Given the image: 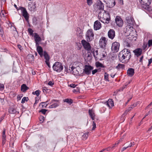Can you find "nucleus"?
I'll return each instance as SVG.
<instances>
[{
	"mask_svg": "<svg viewBox=\"0 0 152 152\" xmlns=\"http://www.w3.org/2000/svg\"><path fill=\"white\" fill-rule=\"evenodd\" d=\"M108 36L109 38L113 39L115 36V33L114 30L113 29H110L108 33Z\"/></svg>",
	"mask_w": 152,
	"mask_h": 152,
	"instance_id": "obj_14",
	"label": "nucleus"
},
{
	"mask_svg": "<svg viewBox=\"0 0 152 152\" xmlns=\"http://www.w3.org/2000/svg\"><path fill=\"white\" fill-rule=\"evenodd\" d=\"M58 105V104L57 103H54L53 104H51L49 106L50 108H55L57 107Z\"/></svg>",
	"mask_w": 152,
	"mask_h": 152,
	"instance_id": "obj_30",
	"label": "nucleus"
},
{
	"mask_svg": "<svg viewBox=\"0 0 152 152\" xmlns=\"http://www.w3.org/2000/svg\"><path fill=\"white\" fill-rule=\"evenodd\" d=\"M22 97V96H20V95H18L17 96V99L18 100H20L21 98Z\"/></svg>",
	"mask_w": 152,
	"mask_h": 152,
	"instance_id": "obj_55",
	"label": "nucleus"
},
{
	"mask_svg": "<svg viewBox=\"0 0 152 152\" xmlns=\"http://www.w3.org/2000/svg\"><path fill=\"white\" fill-rule=\"evenodd\" d=\"M28 100V97H24L22 99L21 102L22 103H24L25 101L27 102Z\"/></svg>",
	"mask_w": 152,
	"mask_h": 152,
	"instance_id": "obj_33",
	"label": "nucleus"
},
{
	"mask_svg": "<svg viewBox=\"0 0 152 152\" xmlns=\"http://www.w3.org/2000/svg\"><path fill=\"white\" fill-rule=\"evenodd\" d=\"M47 111V110L43 109L39 111V112H41L42 114H45Z\"/></svg>",
	"mask_w": 152,
	"mask_h": 152,
	"instance_id": "obj_40",
	"label": "nucleus"
},
{
	"mask_svg": "<svg viewBox=\"0 0 152 152\" xmlns=\"http://www.w3.org/2000/svg\"><path fill=\"white\" fill-rule=\"evenodd\" d=\"M142 9L145 11H150L152 10L151 7L150 6L151 0H139Z\"/></svg>",
	"mask_w": 152,
	"mask_h": 152,
	"instance_id": "obj_3",
	"label": "nucleus"
},
{
	"mask_svg": "<svg viewBox=\"0 0 152 152\" xmlns=\"http://www.w3.org/2000/svg\"><path fill=\"white\" fill-rule=\"evenodd\" d=\"M35 102L34 103V106L36 104L38 103L39 100L38 97H37L35 98Z\"/></svg>",
	"mask_w": 152,
	"mask_h": 152,
	"instance_id": "obj_41",
	"label": "nucleus"
},
{
	"mask_svg": "<svg viewBox=\"0 0 152 152\" xmlns=\"http://www.w3.org/2000/svg\"><path fill=\"white\" fill-rule=\"evenodd\" d=\"M46 88L45 87H43L42 89V91L44 92H45V91L46 92Z\"/></svg>",
	"mask_w": 152,
	"mask_h": 152,
	"instance_id": "obj_61",
	"label": "nucleus"
},
{
	"mask_svg": "<svg viewBox=\"0 0 152 152\" xmlns=\"http://www.w3.org/2000/svg\"><path fill=\"white\" fill-rule=\"evenodd\" d=\"M128 112H129L128 111V110H126L125 111V112L123 114L122 116H125L126 115H127Z\"/></svg>",
	"mask_w": 152,
	"mask_h": 152,
	"instance_id": "obj_51",
	"label": "nucleus"
},
{
	"mask_svg": "<svg viewBox=\"0 0 152 152\" xmlns=\"http://www.w3.org/2000/svg\"><path fill=\"white\" fill-rule=\"evenodd\" d=\"M14 6L18 11L20 10H21L23 16L24 17L26 21H28L29 18V15L26 9L22 7H18L15 4H14Z\"/></svg>",
	"mask_w": 152,
	"mask_h": 152,
	"instance_id": "obj_4",
	"label": "nucleus"
},
{
	"mask_svg": "<svg viewBox=\"0 0 152 152\" xmlns=\"http://www.w3.org/2000/svg\"><path fill=\"white\" fill-rule=\"evenodd\" d=\"M105 149H106V150L107 151H109L110 150L111 148L110 147H109L108 148Z\"/></svg>",
	"mask_w": 152,
	"mask_h": 152,
	"instance_id": "obj_58",
	"label": "nucleus"
},
{
	"mask_svg": "<svg viewBox=\"0 0 152 152\" xmlns=\"http://www.w3.org/2000/svg\"><path fill=\"white\" fill-rule=\"evenodd\" d=\"M49 61H45V62L46 63V64L47 65V66H48V67L49 68H50V62H49Z\"/></svg>",
	"mask_w": 152,
	"mask_h": 152,
	"instance_id": "obj_48",
	"label": "nucleus"
},
{
	"mask_svg": "<svg viewBox=\"0 0 152 152\" xmlns=\"http://www.w3.org/2000/svg\"><path fill=\"white\" fill-rule=\"evenodd\" d=\"M148 45L149 47L152 46V39H150L148 41Z\"/></svg>",
	"mask_w": 152,
	"mask_h": 152,
	"instance_id": "obj_42",
	"label": "nucleus"
},
{
	"mask_svg": "<svg viewBox=\"0 0 152 152\" xmlns=\"http://www.w3.org/2000/svg\"><path fill=\"white\" fill-rule=\"evenodd\" d=\"M97 7L99 9L103 10L104 5L102 2L100 0L97 1Z\"/></svg>",
	"mask_w": 152,
	"mask_h": 152,
	"instance_id": "obj_19",
	"label": "nucleus"
},
{
	"mask_svg": "<svg viewBox=\"0 0 152 152\" xmlns=\"http://www.w3.org/2000/svg\"><path fill=\"white\" fill-rule=\"evenodd\" d=\"M143 58V56H142L140 58V59L139 60V62L142 63V60Z\"/></svg>",
	"mask_w": 152,
	"mask_h": 152,
	"instance_id": "obj_52",
	"label": "nucleus"
},
{
	"mask_svg": "<svg viewBox=\"0 0 152 152\" xmlns=\"http://www.w3.org/2000/svg\"><path fill=\"white\" fill-rule=\"evenodd\" d=\"M64 102H66L70 104H71L73 102L72 100L71 99H66L64 100Z\"/></svg>",
	"mask_w": 152,
	"mask_h": 152,
	"instance_id": "obj_29",
	"label": "nucleus"
},
{
	"mask_svg": "<svg viewBox=\"0 0 152 152\" xmlns=\"http://www.w3.org/2000/svg\"><path fill=\"white\" fill-rule=\"evenodd\" d=\"M28 33L30 35L33 36V31L32 30V29H31L30 28H29L28 29Z\"/></svg>",
	"mask_w": 152,
	"mask_h": 152,
	"instance_id": "obj_37",
	"label": "nucleus"
},
{
	"mask_svg": "<svg viewBox=\"0 0 152 152\" xmlns=\"http://www.w3.org/2000/svg\"><path fill=\"white\" fill-rule=\"evenodd\" d=\"M79 91V90L78 89H74L73 90V92L76 93V92H77Z\"/></svg>",
	"mask_w": 152,
	"mask_h": 152,
	"instance_id": "obj_59",
	"label": "nucleus"
},
{
	"mask_svg": "<svg viewBox=\"0 0 152 152\" xmlns=\"http://www.w3.org/2000/svg\"><path fill=\"white\" fill-rule=\"evenodd\" d=\"M120 47L119 43L117 42H114L112 44L111 50L113 53L118 52Z\"/></svg>",
	"mask_w": 152,
	"mask_h": 152,
	"instance_id": "obj_7",
	"label": "nucleus"
},
{
	"mask_svg": "<svg viewBox=\"0 0 152 152\" xmlns=\"http://www.w3.org/2000/svg\"><path fill=\"white\" fill-rule=\"evenodd\" d=\"M152 58H151L150 59H148V66H149L150 64L152 63Z\"/></svg>",
	"mask_w": 152,
	"mask_h": 152,
	"instance_id": "obj_47",
	"label": "nucleus"
},
{
	"mask_svg": "<svg viewBox=\"0 0 152 152\" xmlns=\"http://www.w3.org/2000/svg\"><path fill=\"white\" fill-rule=\"evenodd\" d=\"M35 42H40L41 41V39L39 37V35L36 33H34V35Z\"/></svg>",
	"mask_w": 152,
	"mask_h": 152,
	"instance_id": "obj_22",
	"label": "nucleus"
},
{
	"mask_svg": "<svg viewBox=\"0 0 152 152\" xmlns=\"http://www.w3.org/2000/svg\"><path fill=\"white\" fill-rule=\"evenodd\" d=\"M133 108V107H129L127 110H128V111L129 112L130 111H131Z\"/></svg>",
	"mask_w": 152,
	"mask_h": 152,
	"instance_id": "obj_56",
	"label": "nucleus"
},
{
	"mask_svg": "<svg viewBox=\"0 0 152 152\" xmlns=\"http://www.w3.org/2000/svg\"><path fill=\"white\" fill-rule=\"evenodd\" d=\"M6 130L4 129L2 132V138H6V136L5 135Z\"/></svg>",
	"mask_w": 152,
	"mask_h": 152,
	"instance_id": "obj_38",
	"label": "nucleus"
},
{
	"mask_svg": "<svg viewBox=\"0 0 152 152\" xmlns=\"http://www.w3.org/2000/svg\"><path fill=\"white\" fill-rule=\"evenodd\" d=\"M134 69L133 68H130L127 71V75L129 76H132L134 75Z\"/></svg>",
	"mask_w": 152,
	"mask_h": 152,
	"instance_id": "obj_20",
	"label": "nucleus"
},
{
	"mask_svg": "<svg viewBox=\"0 0 152 152\" xmlns=\"http://www.w3.org/2000/svg\"><path fill=\"white\" fill-rule=\"evenodd\" d=\"M124 65L123 64H119L116 67V68L119 69L120 68H124Z\"/></svg>",
	"mask_w": 152,
	"mask_h": 152,
	"instance_id": "obj_35",
	"label": "nucleus"
},
{
	"mask_svg": "<svg viewBox=\"0 0 152 152\" xmlns=\"http://www.w3.org/2000/svg\"><path fill=\"white\" fill-rule=\"evenodd\" d=\"M17 47H18V48L20 50H22V46L20 45L19 44L18 45Z\"/></svg>",
	"mask_w": 152,
	"mask_h": 152,
	"instance_id": "obj_53",
	"label": "nucleus"
},
{
	"mask_svg": "<svg viewBox=\"0 0 152 152\" xmlns=\"http://www.w3.org/2000/svg\"><path fill=\"white\" fill-rule=\"evenodd\" d=\"M77 86V85H76L73 84H71L69 85V87L73 88H75Z\"/></svg>",
	"mask_w": 152,
	"mask_h": 152,
	"instance_id": "obj_45",
	"label": "nucleus"
},
{
	"mask_svg": "<svg viewBox=\"0 0 152 152\" xmlns=\"http://www.w3.org/2000/svg\"><path fill=\"white\" fill-rule=\"evenodd\" d=\"M109 75L106 72H105L104 75V79L106 81H109L108 79Z\"/></svg>",
	"mask_w": 152,
	"mask_h": 152,
	"instance_id": "obj_34",
	"label": "nucleus"
},
{
	"mask_svg": "<svg viewBox=\"0 0 152 152\" xmlns=\"http://www.w3.org/2000/svg\"><path fill=\"white\" fill-rule=\"evenodd\" d=\"M54 83L53 82L51 81H50L48 83V85L50 86H53L54 85Z\"/></svg>",
	"mask_w": 152,
	"mask_h": 152,
	"instance_id": "obj_49",
	"label": "nucleus"
},
{
	"mask_svg": "<svg viewBox=\"0 0 152 152\" xmlns=\"http://www.w3.org/2000/svg\"><path fill=\"white\" fill-rule=\"evenodd\" d=\"M93 69V67L90 65H86L85 66L84 72V73L87 75L91 74V71Z\"/></svg>",
	"mask_w": 152,
	"mask_h": 152,
	"instance_id": "obj_8",
	"label": "nucleus"
},
{
	"mask_svg": "<svg viewBox=\"0 0 152 152\" xmlns=\"http://www.w3.org/2000/svg\"><path fill=\"white\" fill-rule=\"evenodd\" d=\"M5 115H4L2 116H1L0 118V123L1 122V121L4 119V117Z\"/></svg>",
	"mask_w": 152,
	"mask_h": 152,
	"instance_id": "obj_54",
	"label": "nucleus"
},
{
	"mask_svg": "<svg viewBox=\"0 0 152 152\" xmlns=\"http://www.w3.org/2000/svg\"><path fill=\"white\" fill-rule=\"evenodd\" d=\"M104 1L110 7H113L115 4V0H104Z\"/></svg>",
	"mask_w": 152,
	"mask_h": 152,
	"instance_id": "obj_13",
	"label": "nucleus"
},
{
	"mask_svg": "<svg viewBox=\"0 0 152 152\" xmlns=\"http://www.w3.org/2000/svg\"><path fill=\"white\" fill-rule=\"evenodd\" d=\"M88 113L91 119L94 120L95 119V115L92 109H89L88 110Z\"/></svg>",
	"mask_w": 152,
	"mask_h": 152,
	"instance_id": "obj_23",
	"label": "nucleus"
},
{
	"mask_svg": "<svg viewBox=\"0 0 152 152\" xmlns=\"http://www.w3.org/2000/svg\"><path fill=\"white\" fill-rule=\"evenodd\" d=\"M131 56L130 50L125 48L119 53L118 57L121 62L123 63H127L131 58Z\"/></svg>",
	"mask_w": 152,
	"mask_h": 152,
	"instance_id": "obj_1",
	"label": "nucleus"
},
{
	"mask_svg": "<svg viewBox=\"0 0 152 152\" xmlns=\"http://www.w3.org/2000/svg\"><path fill=\"white\" fill-rule=\"evenodd\" d=\"M94 26V29L97 30L100 28L101 27V24L99 21L96 20L95 22Z\"/></svg>",
	"mask_w": 152,
	"mask_h": 152,
	"instance_id": "obj_16",
	"label": "nucleus"
},
{
	"mask_svg": "<svg viewBox=\"0 0 152 152\" xmlns=\"http://www.w3.org/2000/svg\"><path fill=\"white\" fill-rule=\"evenodd\" d=\"M43 56L45 59V61H49L50 58L48 53L46 51H44L43 53Z\"/></svg>",
	"mask_w": 152,
	"mask_h": 152,
	"instance_id": "obj_24",
	"label": "nucleus"
},
{
	"mask_svg": "<svg viewBox=\"0 0 152 152\" xmlns=\"http://www.w3.org/2000/svg\"><path fill=\"white\" fill-rule=\"evenodd\" d=\"M82 48V46L80 44H79V45L78 46L79 49H80Z\"/></svg>",
	"mask_w": 152,
	"mask_h": 152,
	"instance_id": "obj_63",
	"label": "nucleus"
},
{
	"mask_svg": "<svg viewBox=\"0 0 152 152\" xmlns=\"http://www.w3.org/2000/svg\"><path fill=\"white\" fill-rule=\"evenodd\" d=\"M107 40L105 37H102L100 39L99 45L102 48H104L106 45Z\"/></svg>",
	"mask_w": 152,
	"mask_h": 152,
	"instance_id": "obj_11",
	"label": "nucleus"
},
{
	"mask_svg": "<svg viewBox=\"0 0 152 152\" xmlns=\"http://www.w3.org/2000/svg\"><path fill=\"white\" fill-rule=\"evenodd\" d=\"M125 145L126 146L127 148L132 147V146L134 145V142H128L125 144Z\"/></svg>",
	"mask_w": 152,
	"mask_h": 152,
	"instance_id": "obj_26",
	"label": "nucleus"
},
{
	"mask_svg": "<svg viewBox=\"0 0 152 152\" xmlns=\"http://www.w3.org/2000/svg\"><path fill=\"white\" fill-rule=\"evenodd\" d=\"M35 42V43H36V46H37V47L38 46H39V44L38 43V42Z\"/></svg>",
	"mask_w": 152,
	"mask_h": 152,
	"instance_id": "obj_62",
	"label": "nucleus"
},
{
	"mask_svg": "<svg viewBox=\"0 0 152 152\" xmlns=\"http://www.w3.org/2000/svg\"><path fill=\"white\" fill-rule=\"evenodd\" d=\"M69 70L71 71V73L74 75H77L79 74L78 72L77 71V69L73 66H70L69 67Z\"/></svg>",
	"mask_w": 152,
	"mask_h": 152,
	"instance_id": "obj_18",
	"label": "nucleus"
},
{
	"mask_svg": "<svg viewBox=\"0 0 152 152\" xmlns=\"http://www.w3.org/2000/svg\"><path fill=\"white\" fill-rule=\"evenodd\" d=\"M28 89V88L26 84H23L21 86V90L23 92L26 91Z\"/></svg>",
	"mask_w": 152,
	"mask_h": 152,
	"instance_id": "obj_25",
	"label": "nucleus"
},
{
	"mask_svg": "<svg viewBox=\"0 0 152 152\" xmlns=\"http://www.w3.org/2000/svg\"><path fill=\"white\" fill-rule=\"evenodd\" d=\"M137 105V104H133L131 106V107H133V108L134 107H135Z\"/></svg>",
	"mask_w": 152,
	"mask_h": 152,
	"instance_id": "obj_64",
	"label": "nucleus"
},
{
	"mask_svg": "<svg viewBox=\"0 0 152 152\" xmlns=\"http://www.w3.org/2000/svg\"><path fill=\"white\" fill-rule=\"evenodd\" d=\"M93 127H92V130H94L95 129L96 126V124L94 121L93 122Z\"/></svg>",
	"mask_w": 152,
	"mask_h": 152,
	"instance_id": "obj_46",
	"label": "nucleus"
},
{
	"mask_svg": "<svg viewBox=\"0 0 152 152\" xmlns=\"http://www.w3.org/2000/svg\"><path fill=\"white\" fill-rule=\"evenodd\" d=\"M47 102H42L40 104L39 106H42V108H46L48 104H47Z\"/></svg>",
	"mask_w": 152,
	"mask_h": 152,
	"instance_id": "obj_28",
	"label": "nucleus"
},
{
	"mask_svg": "<svg viewBox=\"0 0 152 152\" xmlns=\"http://www.w3.org/2000/svg\"><path fill=\"white\" fill-rule=\"evenodd\" d=\"M9 112L11 114H15L17 112L15 109L12 108H10L9 110Z\"/></svg>",
	"mask_w": 152,
	"mask_h": 152,
	"instance_id": "obj_27",
	"label": "nucleus"
},
{
	"mask_svg": "<svg viewBox=\"0 0 152 152\" xmlns=\"http://www.w3.org/2000/svg\"><path fill=\"white\" fill-rule=\"evenodd\" d=\"M134 55L137 57L140 56L142 52V50L140 48H137L133 51Z\"/></svg>",
	"mask_w": 152,
	"mask_h": 152,
	"instance_id": "obj_15",
	"label": "nucleus"
},
{
	"mask_svg": "<svg viewBox=\"0 0 152 152\" xmlns=\"http://www.w3.org/2000/svg\"><path fill=\"white\" fill-rule=\"evenodd\" d=\"M126 22L128 25L131 27L134 24V20L133 18L131 16H129L126 18Z\"/></svg>",
	"mask_w": 152,
	"mask_h": 152,
	"instance_id": "obj_12",
	"label": "nucleus"
},
{
	"mask_svg": "<svg viewBox=\"0 0 152 152\" xmlns=\"http://www.w3.org/2000/svg\"><path fill=\"white\" fill-rule=\"evenodd\" d=\"M94 34L93 30L91 29H88L87 31L86 34V38L88 42H90L94 39Z\"/></svg>",
	"mask_w": 152,
	"mask_h": 152,
	"instance_id": "obj_5",
	"label": "nucleus"
},
{
	"mask_svg": "<svg viewBox=\"0 0 152 152\" xmlns=\"http://www.w3.org/2000/svg\"><path fill=\"white\" fill-rule=\"evenodd\" d=\"M6 138H2V145L3 146L5 143V142L6 141Z\"/></svg>",
	"mask_w": 152,
	"mask_h": 152,
	"instance_id": "obj_43",
	"label": "nucleus"
},
{
	"mask_svg": "<svg viewBox=\"0 0 152 152\" xmlns=\"http://www.w3.org/2000/svg\"><path fill=\"white\" fill-rule=\"evenodd\" d=\"M4 88V86L3 85L1 84L0 83V88H1V90L3 89Z\"/></svg>",
	"mask_w": 152,
	"mask_h": 152,
	"instance_id": "obj_57",
	"label": "nucleus"
},
{
	"mask_svg": "<svg viewBox=\"0 0 152 152\" xmlns=\"http://www.w3.org/2000/svg\"><path fill=\"white\" fill-rule=\"evenodd\" d=\"M3 33L2 27L0 28V35L2 37H3Z\"/></svg>",
	"mask_w": 152,
	"mask_h": 152,
	"instance_id": "obj_44",
	"label": "nucleus"
},
{
	"mask_svg": "<svg viewBox=\"0 0 152 152\" xmlns=\"http://www.w3.org/2000/svg\"><path fill=\"white\" fill-rule=\"evenodd\" d=\"M87 3L88 5L90 6L93 3L92 0H87Z\"/></svg>",
	"mask_w": 152,
	"mask_h": 152,
	"instance_id": "obj_39",
	"label": "nucleus"
},
{
	"mask_svg": "<svg viewBox=\"0 0 152 152\" xmlns=\"http://www.w3.org/2000/svg\"><path fill=\"white\" fill-rule=\"evenodd\" d=\"M105 104L109 108L112 107L114 105L113 101L112 99H109L105 102Z\"/></svg>",
	"mask_w": 152,
	"mask_h": 152,
	"instance_id": "obj_17",
	"label": "nucleus"
},
{
	"mask_svg": "<svg viewBox=\"0 0 152 152\" xmlns=\"http://www.w3.org/2000/svg\"><path fill=\"white\" fill-rule=\"evenodd\" d=\"M97 69H95L92 71V72L93 75L95 74L97 72Z\"/></svg>",
	"mask_w": 152,
	"mask_h": 152,
	"instance_id": "obj_50",
	"label": "nucleus"
},
{
	"mask_svg": "<svg viewBox=\"0 0 152 152\" xmlns=\"http://www.w3.org/2000/svg\"><path fill=\"white\" fill-rule=\"evenodd\" d=\"M127 148V147L126 146L124 147L122 149L121 151L122 152L125 150L126 148Z\"/></svg>",
	"mask_w": 152,
	"mask_h": 152,
	"instance_id": "obj_60",
	"label": "nucleus"
},
{
	"mask_svg": "<svg viewBox=\"0 0 152 152\" xmlns=\"http://www.w3.org/2000/svg\"><path fill=\"white\" fill-rule=\"evenodd\" d=\"M98 18L99 20L104 23H108L110 20V16L108 13L103 10L99 12Z\"/></svg>",
	"mask_w": 152,
	"mask_h": 152,
	"instance_id": "obj_2",
	"label": "nucleus"
},
{
	"mask_svg": "<svg viewBox=\"0 0 152 152\" xmlns=\"http://www.w3.org/2000/svg\"><path fill=\"white\" fill-rule=\"evenodd\" d=\"M40 91L39 90H37L35 92H33L32 93V94L34 95H36L37 97L40 94Z\"/></svg>",
	"mask_w": 152,
	"mask_h": 152,
	"instance_id": "obj_31",
	"label": "nucleus"
},
{
	"mask_svg": "<svg viewBox=\"0 0 152 152\" xmlns=\"http://www.w3.org/2000/svg\"><path fill=\"white\" fill-rule=\"evenodd\" d=\"M96 66L97 67H104L103 65L101 63L98 62L96 63Z\"/></svg>",
	"mask_w": 152,
	"mask_h": 152,
	"instance_id": "obj_32",
	"label": "nucleus"
},
{
	"mask_svg": "<svg viewBox=\"0 0 152 152\" xmlns=\"http://www.w3.org/2000/svg\"><path fill=\"white\" fill-rule=\"evenodd\" d=\"M115 22L117 25L119 27H122L124 24V22L121 18L119 16H116L115 19Z\"/></svg>",
	"mask_w": 152,
	"mask_h": 152,
	"instance_id": "obj_10",
	"label": "nucleus"
},
{
	"mask_svg": "<svg viewBox=\"0 0 152 152\" xmlns=\"http://www.w3.org/2000/svg\"><path fill=\"white\" fill-rule=\"evenodd\" d=\"M88 132H86L82 136V137L83 139L86 140L88 137Z\"/></svg>",
	"mask_w": 152,
	"mask_h": 152,
	"instance_id": "obj_36",
	"label": "nucleus"
},
{
	"mask_svg": "<svg viewBox=\"0 0 152 152\" xmlns=\"http://www.w3.org/2000/svg\"><path fill=\"white\" fill-rule=\"evenodd\" d=\"M37 50L40 56L42 57L43 53L42 48L40 46H38L37 48Z\"/></svg>",
	"mask_w": 152,
	"mask_h": 152,
	"instance_id": "obj_21",
	"label": "nucleus"
},
{
	"mask_svg": "<svg viewBox=\"0 0 152 152\" xmlns=\"http://www.w3.org/2000/svg\"><path fill=\"white\" fill-rule=\"evenodd\" d=\"M81 42L83 46L86 50L88 51L91 50V46L90 43L88 42H87L85 40L83 39Z\"/></svg>",
	"mask_w": 152,
	"mask_h": 152,
	"instance_id": "obj_9",
	"label": "nucleus"
},
{
	"mask_svg": "<svg viewBox=\"0 0 152 152\" xmlns=\"http://www.w3.org/2000/svg\"><path fill=\"white\" fill-rule=\"evenodd\" d=\"M53 68L54 70L57 72H60L63 70V66L61 63L56 62L53 65Z\"/></svg>",
	"mask_w": 152,
	"mask_h": 152,
	"instance_id": "obj_6",
	"label": "nucleus"
}]
</instances>
